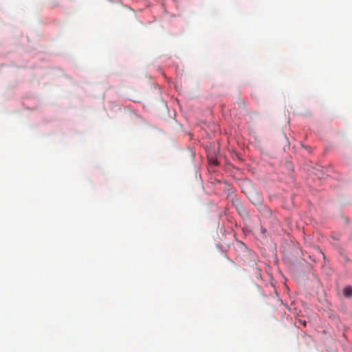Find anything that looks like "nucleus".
Returning <instances> with one entry per match:
<instances>
[{"mask_svg":"<svg viewBox=\"0 0 352 352\" xmlns=\"http://www.w3.org/2000/svg\"><path fill=\"white\" fill-rule=\"evenodd\" d=\"M344 295L348 298L352 297V287L351 286H347L346 287L344 288Z\"/></svg>","mask_w":352,"mask_h":352,"instance_id":"obj_3","label":"nucleus"},{"mask_svg":"<svg viewBox=\"0 0 352 352\" xmlns=\"http://www.w3.org/2000/svg\"><path fill=\"white\" fill-rule=\"evenodd\" d=\"M261 231H262V232H263V234H265V232H266V230H265V229H264V228H261Z\"/></svg>","mask_w":352,"mask_h":352,"instance_id":"obj_4","label":"nucleus"},{"mask_svg":"<svg viewBox=\"0 0 352 352\" xmlns=\"http://www.w3.org/2000/svg\"><path fill=\"white\" fill-rule=\"evenodd\" d=\"M259 210L263 218H277L276 215L272 214L271 210L267 206H261Z\"/></svg>","mask_w":352,"mask_h":352,"instance_id":"obj_1","label":"nucleus"},{"mask_svg":"<svg viewBox=\"0 0 352 352\" xmlns=\"http://www.w3.org/2000/svg\"><path fill=\"white\" fill-rule=\"evenodd\" d=\"M236 210H238L239 213L240 214V215L241 216L242 218L246 217V214H247L246 211L241 204H239L236 206Z\"/></svg>","mask_w":352,"mask_h":352,"instance_id":"obj_2","label":"nucleus"}]
</instances>
